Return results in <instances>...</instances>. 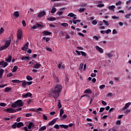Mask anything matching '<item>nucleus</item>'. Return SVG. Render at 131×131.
<instances>
[{
	"mask_svg": "<svg viewBox=\"0 0 131 131\" xmlns=\"http://www.w3.org/2000/svg\"><path fill=\"white\" fill-rule=\"evenodd\" d=\"M63 89V86L61 84H57L54 88H53L50 90V95L53 97V99L57 100L60 96V93Z\"/></svg>",
	"mask_w": 131,
	"mask_h": 131,
	"instance_id": "1",
	"label": "nucleus"
},
{
	"mask_svg": "<svg viewBox=\"0 0 131 131\" xmlns=\"http://www.w3.org/2000/svg\"><path fill=\"white\" fill-rule=\"evenodd\" d=\"M6 62L5 61H0V66H2L3 68H6L7 66H8V63H10L12 61V56L9 55L8 58L5 59Z\"/></svg>",
	"mask_w": 131,
	"mask_h": 131,
	"instance_id": "2",
	"label": "nucleus"
},
{
	"mask_svg": "<svg viewBox=\"0 0 131 131\" xmlns=\"http://www.w3.org/2000/svg\"><path fill=\"white\" fill-rule=\"evenodd\" d=\"M24 125V124L22 122H15L13 124L11 125V128L15 129V128H20V127H22Z\"/></svg>",
	"mask_w": 131,
	"mask_h": 131,
	"instance_id": "3",
	"label": "nucleus"
},
{
	"mask_svg": "<svg viewBox=\"0 0 131 131\" xmlns=\"http://www.w3.org/2000/svg\"><path fill=\"white\" fill-rule=\"evenodd\" d=\"M21 110H22V108L21 107L17 108L16 110L10 107L7 108L6 110H5V111H6V112H8V113H15L16 112H19V111H21Z\"/></svg>",
	"mask_w": 131,
	"mask_h": 131,
	"instance_id": "4",
	"label": "nucleus"
},
{
	"mask_svg": "<svg viewBox=\"0 0 131 131\" xmlns=\"http://www.w3.org/2000/svg\"><path fill=\"white\" fill-rule=\"evenodd\" d=\"M23 35V32H22V30L18 29L17 32V39H18V40H20V39L22 38Z\"/></svg>",
	"mask_w": 131,
	"mask_h": 131,
	"instance_id": "5",
	"label": "nucleus"
},
{
	"mask_svg": "<svg viewBox=\"0 0 131 131\" xmlns=\"http://www.w3.org/2000/svg\"><path fill=\"white\" fill-rule=\"evenodd\" d=\"M15 103L16 104L17 107H23L24 103L21 100H18L15 101Z\"/></svg>",
	"mask_w": 131,
	"mask_h": 131,
	"instance_id": "6",
	"label": "nucleus"
},
{
	"mask_svg": "<svg viewBox=\"0 0 131 131\" xmlns=\"http://www.w3.org/2000/svg\"><path fill=\"white\" fill-rule=\"evenodd\" d=\"M95 49L99 52L101 54H103L104 53V50L101 47H99L98 46H96Z\"/></svg>",
	"mask_w": 131,
	"mask_h": 131,
	"instance_id": "7",
	"label": "nucleus"
},
{
	"mask_svg": "<svg viewBox=\"0 0 131 131\" xmlns=\"http://www.w3.org/2000/svg\"><path fill=\"white\" fill-rule=\"evenodd\" d=\"M32 96V94L31 93L28 92L27 93L23 94L22 95L23 98H27V97H29L30 98H31V96Z\"/></svg>",
	"mask_w": 131,
	"mask_h": 131,
	"instance_id": "8",
	"label": "nucleus"
},
{
	"mask_svg": "<svg viewBox=\"0 0 131 131\" xmlns=\"http://www.w3.org/2000/svg\"><path fill=\"white\" fill-rule=\"evenodd\" d=\"M29 45V42H27L25 45H24L23 47L21 48L22 51H26L27 50V48H28V46Z\"/></svg>",
	"mask_w": 131,
	"mask_h": 131,
	"instance_id": "9",
	"label": "nucleus"
},
{
	"mask_svg": "<svg viewBox=\"0 0 131 131\" xmlns=\"http://www.w3.org/2000/svg\"><path fill=\"white\" fill-rule=\"evenodd\" d=\"M57 118H55L53 120H52L51 121H50L48 124V125H54V124H55L56 123V122H57Z\"/></svg>",
	"mask_w": 131,
	"mask_h": 131,
	"instance_id": "10",
	"label": "nucleus"
},
{
	"mask_svg": "<svg viewBox=\"0 0 131 131\" xmlns=\"http://www.w3.org/2000/svg\"><path fill=\"white\" fill-rule=\"evenodd\" d=\"M10 45H11V39H10L9 40H7L6 41L4 46L6 47L7 49H8V48L10 47Z\"/></svg>",
	"mask_w": 131,
	"mask_h": 131,
	"instance_id": "11",
	"label": "nucleus"
},
{
	"mask_svg": "<svg viewBox=\"0 0 131 131\" xmlns=\"http://www.w3.org/2000/svg\"><path fill=\"white\" fill-rule=\"evenodd\" d=\"M63 63L60 62L58 66V68H59V70H61V68L64 70L65 69V64H62Z\"/></svg>",
	"mask_w": 131,
	"mask_h": 131,
	"instance_id": "12",
	"label": "nucleus"
},
{
	"mask_svg": "<svg viewBox=\"0 0 131 131\" xmlns=\"http://www.w3.org/2000/svg\"><path fill=\"white\" fill-rule=\"evenodd\" d=\"M42 33L44 36H46L47 35H51V34H52V33L51 32H49L48 31H44L42 32Z\"/></svg>",
	"mask_w": 131,
	"mask_h": 131,
	"instance_id": "13",
	"label": "nucleus"
},
{
	"mask_svg": "<svg viewBox=\"0 0 131 131\" xmlns=\"http://www.w3.org/2000/svg\"><path fill=\"white\" fill-rule=\"evenodd\" d=\"M131 105V102H128L125 104L124 107H123L122 109V111H124L125 109H127V107Z\"/></svg>",
	"mask_w": 131,
	"mask_h": 131,
	"instance_id": "14",
	"label": "nucleus"
},
{
	"mask_svg": "<svg viewBox=\"0 0 131 131\" xmlns=\"http://www.w3.org/2000/svg\"><path fill=\"white\" fill-rule=\"evenodd\" d=\"M63 10H65V8H62L61 9H60L59 11H57V14L59 15V16H61L63 14Z\"/></svg>",
	"mask_w": 131,
	"mask_h": 131,
	"instance_id": "15",
	"label": "nucleus"
},
{
	"mask_svg": "<svg viewBox=\"0 0 131 131\" xmlns=\"http://www.w3.org/2000/svg\"><path fill=\"white\" fill-rule=\"evenodd\" d=\"M46 11H42L40 12L38 14V17H43V16H45V15H46Z\"/></svg>",
	"mask_w": 131,
	"mask_h": 131,
	"instance_id": "16",
	"label": "nucleus"
},
{
	"mask_svg": "<svg viewBox=\"0 0 131 131\" xmlns=\"http://www.w3.org/2000/svg\"><path fill=\"white\" fill-rule=\"evenodd\" d=\"M21 60H22L23 61H27V60H30V58H29V57L28 56H23L21 57Z\"/></svg>",
	"mask_w": 131,
	"mask_h": 131,
	"instance_id": "17",
	"label": "nucleus"
},
{
	"mask_svg": "<svg viewBox=\"0 0 131 131\" xmlns=\"http://www.w3.org/2000/svg\"><path fill=\"white\" fill-rule=\"evenodd\" d=\"M40 67H41V64L37 63L34 66L33 68H35V69H38V68H40Z\"/></svg>",
	"mask_w": 131,
	"mask_h": 131,
	"instance_id": "18",
	"label": "nucleus"
},
{
	"mask_svg": "<svg viewBox=\"0 0 131 131\" xmlns=\"http://www.w3.org/2000/svg\"><path fill=\"white\" fill-rule=\"evenodd\" d=\"M31 127H34V124L33 122H30L28 126V128H29V129H31Z\"/></svg>",
	"mask_w": 131,
	"mask_h": 131,
	"instance_id": "19",
	"label": "nucleus"
},
{
	"mask_svg": "<svg viewBox=\"0 0 131 131\" xmlns=\"http://www.w3.org/2000/svg\"><path fill=\"white\" fill-rule=\"evenodd\" d=\"M99 27L100 28V29H105V27L104 26H102L103 25V21H100L99 24Z\"/></svg>",
	"mask_w": 131,
	"mask_h": 131,
	"instance_id": "20",
	"label": "nucleus"
},
{
	"mask_svg": "<svg viewBox=\"0 0 131 131\" xmlns=\"http://www.w3.org/2000/svg\"><path fill=\"white\" fill-rule=\"evenodd\" d=\"M105 56H107L108 58H111L113 57V54L111 52L105 53Z\"/></svg>",
	"mask_w": 131,
	"mask_h": 131,
	"instance_id": "21",
	"label": "nucleus"
},
{
	"mask_svg": "<svg viewBox=\"0 0 131 131\" xmlns=\"http://www.w3.org/2000/svg\"><path fill=\"white\" fill-rule=\"evenodd\" d=\"M23 81H20L19 80H12V82H13V83H20V82H22Z\"/></svg>",
	"mask_w": 131,
	"mask_h": 131,
	"instance_id": "22",
	"label": "nucleus"
},
{
	"mask_svg": "<svg viewBox=\"0 0 131 131\" xmlns=\"http://www.w3.org/2000/svg\"><path fill=\"white\" fill-rule=\"evenodd\" d=\"M47 20L48 21H56V20H57V19L56 18V17H49L47 19Z\"/></svg>",
	"mask_w": 131,
	"mask_h": 131,
	"instance_id": "23",
	"label": "nucleus"
},
{
	"mask_svg": "<svg viewBox=\"0 0 131 131\" xmlns=\"http://www.w3.org/2000/svg\"><path fill=\"white\" fill-rule=\"evenodd\" d=\"M59 126H60L61 128H64L65 129L68 128V125H67L61 124L59 125Z\"/></svg>",
	"mask_w": 131,
	"mask_h": 131,
	"instance_id": "24",
	"label": "nucleus"
},
{
	"mask_svg": "<svg viewBox=\"0 0 131 131\" xmlns=\"http://www.w3.org/2000/svg\"><path fill=\"white\" fill-rule=\"evenodd\" d=\"M22 84H21V85L23 86V88H26V85H27V81L24 80V81H22Z\"/></svg>",
	"mask_w": 131,
	"mask_h": 131,
	"instance_id": "25",
	"label": "nucleus"
},
{
	"mask_svg": "<svg viewBox=\"0 0 131 131\" xmlns=\"http://www.w3.org/2000/svg\"><path fill=\"white\" fill-rule=\"evenodd\" d=\"M108 10H111V11H114V9H115V6L112 5L108 7Z\"/></svg>",
	"mask_w": 131,
	"mask_h": 131,
	"instance_id": "26",
	"label": "nucleus"
},
{
	"mask_svg": "<svg viewBox=\"0 0 131 131\" xmlns=\"http://www.w3.org/2000/svg\"><path fill=\"white\" fill-rule=\"evenodd\" d=\"M14 16L16 17V18H18L20 15L19 14V12L18 11H15L14 13Z\"/></svg>",
	"mask_w": 131,
	"mask_h": 131,
	"instance_id": "27",
	"label": "nucleus"
},
{
	"mask_svg": "<svg viewBox=\"0 0 131 131\" xmlns=\"http://www.w3.org/2000/svg\"><path fill=\"white\" fill-rule=\"evenodd\" d=\"M84 94H92V90L89 89H86L84 92Z\"/></svg>",
	"mask_w": 131,
	"mask_h": 131,
	"instance_id": "28",
	"label": "nucleus"
},
{
	"mask_svg": "<svg viewBox=\"0 0 131 131\" xmlns=\"http://www.w3.org/2000/svg\"><path fill=\"white\" fill-rule=\"evenodd\" d=\"M46 129H47V126H44L41 127L39 129V131L46 130Z\"/></svg>",
	"mask_w": 131,
	"mask_h": 131,
	"instance_id": "29",
	"label": "nucleus"
},
{
	"mask_svg": "<svg viewBox=\"0 0 131 131\" xmlns=\"http://www.w3.org/2000/svg\"><path fill=\"white\" fill-rule=\"evenodd\" d=\"M17 69H18V67L17 66H15L13 67V69L12 70V72L15 73L17 72Z\"/></svg>",
	"mask_w": 131,
	"mask_h": 131,
	"instance_id": "30",
	"label": "nucleus"
},
{
	"mask_svg": "<svg viewBox=\"0 0 131 131\" xmlns=\"http://www.w3.org/2000/svg\"><path fill=\"white\" fill-rule=\"evenodd\" d=\"M63 114H64V110H63V108H61L60 110L59 116L61 117Z\"/></svg>",
	"mask_w": 131,
	"mask_h": 131,
	"instance_id": "31",
	"label": "nucleus"
},
{
	"mask_svg": "<svg viewBox=\"0 0 131 131\" xmlns=\"http://www.w3.org/2000/svg\"><path fill=\"white\" fill-rule=\"evenodd\" d=\"M11 107L12 108H17L18 106L17 105V103H16V101L12 104Z\"/></svg>",
	"mask_w": 131,
	"mask_h": 131,
	"instance_id": "32",
	"label": "nucleus"
},
{
	"mask_svg": "<svg viewBox=\"0 0 131 131\" xmlns=\"http://www.w3.org/2000/svg\"><path fill=\"white\" fill-rule=\"evenodd\" d=\"M26 78L27 79V80H29V81H30L31 80H32L33 79V78H32V77H31V76H26Z\"/></svg>",
	"mask_w": 131,
	"mask_h": 131,
	"instance_id": "33",
	"label": "nucleus"
},
{
	"mask_svg": "<svg viewBox=\"0 0 131 131\" xmlns=\"http://www.w3.org/2000/svg\"><path fill=\"white\" fill-rule=\"evenodd\" d=\"M60 25H61V26H63V27H68L69 25L68 23H64L60 24Z\"/></svg>",
	"mask_w": 131,
	"mask_h": 131,
	"instance_id": "34",
	"label": "nucleus"
},
{
	"mask_svg": "<svg viewBox=\"0 0 131 131\" xmlns=\"http://www.w3.org/2000/svg\"><path fill=\"white\" fill-rule=\"evenodd\" d=\"M55 12H57V10L56 9V8L54 7L52 8V9L51 11V13L52 14L55 13Z\"/></svg>",
	"mask_w": 131,
	"mask_h": 131,
	"instance_id": "35",
	"label": "nucleus"
},
{
	"mask_svg": "<svg viewBox=\"0 0 131 131\" xmlns=\"http://www.w3.org/2000/svg\"><path fill=\"white\" fill-rule=\"evenodd\" d=\"M58 107L59 109H61V108H62V104H61V101L60 100H58Z\"/></svg>",
	"mask_w": 131,
	"mask_h": 131,
	"instance_id": "36",
	"label": "nucleus"
},
{
	"mask_svg": "<svg viewBox=\"0 0 131 131\" xmlns=\"http://www.w3.org/2000/svg\"><path fill=\"white\" fill-rule=\"evenodd\" d=\"M131 14H126V15L125 16V19H129L130 18Z\"/></svg>",
	"mask_w": 131,
	"mask_h": 131,
	"instance_id": "37",
	"label": "nucleus"
},
{
	"mask_svg": "<svg viewBox=\"0 0 131 131\" xmlns=\"http://www.w3.org/2000/svg\"><path fill=\"white\" fill-rule=\"evenodd\" d=\"M85 11V8H80L79 10V13H83Z\"/></svg>",
	"mask_w": 131,
	"mask_h": 131,
	"instance_id": "38",
	"label": "nucleus"
},
{
	"mask_svg": "<svg viewBox=\"0 0 131 131\" xmlns=\"http://www.w3.org/2000/svg\"><path fill=\"white\" fill-rule=\"evenodd\" d=\"M4 72H5V70L3 69L0 70V76H3V74H4Z\"/></svg>",
	"mask_w": 131,
	"mask_h": 131,
	"instance_id": "39",
	"label": "nucleus"
},
{
	"mask_svg": "<svg viewBox=\"0 0 131 131\" xmlns=\"http://www.w3.org/2000/svg\"><path fill=\"white\" fill-rule=\"evenodd\" d=\"M84 97H86V98H88V99H89V100H90L91 99V97H90V96H89V95H88V94L82 95L81 96V98H83Z\"/></svg>",
	"mask_w": 131,
	"mask_h": 131,
	"instance_id": "40",
	"label": "nucleus"
},
{
	"mask_svg": "<svg viewBox=\"0 0 131 131\" xmlns=\"http://www.w3.org/2000/svg\"><path fill=\"white\" fill-rule=\"evenodd\" d=\"M82 69H83V63L80 64V67L79 68V70L81 71H82Z\"/></svg>",
	"mask_w": 131,
	"mask_h": 131,
	"instance_id": "41",
	"label": "nucleus"
},
{
	"mask_svg": "<svg viewBox=\"0 0 131 131\" xmlns=\"http://www.w3.org/2000/svg\"><path fill=\"white\" fill-rule=\"evenodd\" d=\"M105 87H106V85H105V84H102L100 85L99 89L100 90H104V89H105Z\"/></svg>",
	"mask_w": 131,
	"mask_h": 131,
	"instance_id": "42",
	"label": "nucleus"
},
{
	"mask_svg": "<svg viewBox=\"0 0 131 131\" xmlns=\"http://www.w3.org/2000/svg\"><path fill=\"white\" fill-rule=\"evenodd\" d=\"M12 90V89L9 88V87H7V88H6L5 89V92H10V91H11Z\"/></svg>",
	"mask_w": 131,
	"mask_h": 131,
	"instance_id": "43",
	"label": "nucleus"
},
{
	"mask_svg": "<svg viewBox=\"0 0 131 131\" xmlns=\"http://www.w3.org/2000/svg\"><path fill=\"white\" fill-rule=\"evenodd\" d=\"M36 25L37 26V28H42V25L38 23L36 24Z\"/></svg>",
	"mask_w": 131,
	"mask_h": 131,
	"instance_id": "44",
	"label": "nucleus"
},
{
	"mask_svg": "<svg viewBox=\"0 0 131 131\" xmlns=\"http://www.w3.org/2000/svg\"><path fill=\"white\" fill-rule=\"evenodd\" d=\"M103 22L104 24L106 25V26H109V23H108V21H107V20H103Z\"/></svg>",
	"mask_w": 131,
	"mask_h": 131,
	"instance_id": "45",
	"label": "nucleus"
},
{
	"mask_svg": "<svg viewBox=\"0 0 131 131\" xmlns=\"http://www.w3.org/2000/svg\"><path fill=\"white\" fill-rule=\"evenodd\" d=\"M104 4H99L98 5H97V7L98 8H103L104 7Z\"/></svg>",
	"mask_w": 131,
	"mask_h": 131,
	"instance_id": "46",
	"label": "nucleus"
},
{
	"mask_svg": "<svg viewBox=\"0 0 131 131\" xmlns=\"http://www.w3.org/2000/svg\"><path fill=\"white\" fill-rule=\"evenodd\" d=\"M92 24H93V25H97V24H98V21L95 19L92 22Z\"/></svg>",
	"mask_w": 131,
	"mask_h": 131,
	"instance_id": "47",
	"label": "nucleus"
},
{
	"mask_svg": "<svg viewBox=\"0 0 131 131\" xmlns=\"http://www.w3.org/2000/svg\"><path fill=\"white\" fill-rule=\"evenodd\" d=\"M0 106H1V107H6L7 104L5 102H1L0 103Z\"/></svg>",
	"mask_w": 131,
	"mask_h": 131,
	"instance_id": "48",
	"label": "nucleus"
},
{
	"mask_svg": "<svg viewBox=\"0 0 131 131\" xmlns=\"http://www.w3.org/2000/svg\"><path fill=\"white\" fill-rule=\"evenodd\" d=\"M80 53L82 55V56H83V57H86V53L83 51H80Z\"/></svg>",
	"mask_w": 131,
	"mask_h": 131,
	"instance_id": "49",
	"label": "nucleus"
},
{
	"mask_svg": "<svg viewBox=\"0 0 131 131\" xmlns=\"http://www.w3.org/2000/svg\"><path fill=\"white\" fill-rule=\"evenodd\" d=\"M68 17H73L74 16H75V14H74L73 13H70L68 14Z\"/></svg>",
	"mask_w": 131,
	"mask_h": 131,
	"instance_id": "50",
	"label": "nucleus"
},
{
	"mask_svg": "<svg viewBox=\"0 0 131 131\" xmlns=\"http://www.w3.org/2000/svg\"><path fill=\"white\" fill-rule=\"evenodd\" d=\"M60 125L58 124H55L54 126V128H56V129H59L60 128Z\"/></svg>",
	"mask_w": 131,
	"mask_h": 131,
	"instance_id": "51",
	"label": "nucleus"
},
{
	"mask_svg": "<svg viewBox=\"0 0 131 131\" xmlns=\"http://www.w3.org/2000/svg\"><path fill=\"white\" fill-rule=\"evenodd\" d=\"M80 7H86L88 6V4L86 3H82L80 4L79 5Z\"/></svg>",
	"mask_w": 131,
	"mask_h": 131,
	"instance_id": "52",
	"label": "nucleus"
},
{
	"mask_svg": "<svg viewBox=\"0 0 131 131\" xmlns=\"http://www.w3.org/2000/svg\"><path fill=\"white\" fill-rule=\"evenodd\" d=\"M112 19H114V20H118L119 19V17L115 16H113L112 17Z\"/></svg>",
	"mask_w": 131,
	"mask_h": 131,
	"instance_id": "53",
	"label": "nucleus"
},
{
	"mask_svg": "<svg viewBox=\"0 0 131 131\" xmlns=\"http://www.w3.org/2000/svg\"><path fill=\"white\" fill-rule=\"evenodd\" d=\"M42 117H43V119H44V120H48V117H47V116H46V115L43 114Z\"/></svg>",
	"mask_w": 131,
	"mask_h": 131,
	"instance_id": "54",
	"label": "nucleus"
},
{
	"mask_svg": "<svg viewBox=\"0 0 131 131\" xmlns=\"http://www.w3.org/2000/svg\"><path fill=\"white\" fill-rule=\"evenodd\" d=\"M30 116H32V114L27 113L26 114V117H30Z\"/></svg>",
	"mask_w": 131,
	"mask_h": 131,
	"instance_id": "55",
	"label": "nucleus"
},
{
	"mask_svg": "<svg viewBox=\"0 0 131 131\" xmlns=\"http://www.w3.org/2000/svg\"><path fill=\"white\" fill-rule=\"evenodd\" d=\"M6 49H7L6 48V47L4 46H2L1 47H0V51H4V50H6Z\"/></svg>",
	"mask_w": 131,
	"mask_h": 131,
	"instance_id": "56",
	"label": "nucleus"
},
{
	"mask_svg": "<svg viewBox=\"0 0 131 131\" xmlns=\"http://www.w3.org/2000/svg\"><path fill=\"white\" fill-rule=\"evenodd\" d=\"M21 23L23 24V26L24 27H25V26H26V23L25 22V20H23L22 21H21Z\"/></svg>",
	"mask_w": 131,
	"mask_h": 131,
	"instance_id": "57",
	"label": "nucleus"
},
{
	"mask_svg": "<svg viewBox=\"0 0 131 131\" xmlns=\"http://www.w3.org/2000/svg\"><path fill=\"white\" fill-rule=\"evenodd\" d=\"M111 32V29H107V30L105 31L106 34H109V33H110Z\"/></svg>",
	"mask_w": 131,
	"mask_h": 131,
	"instance_id": "58",
	"label": "nucleus"
},
{
	"mask_svg": "<svg viewBox=\"0 0 131 131\" xmlns=\"http://www.w3.org/2000/svg\"><path fill=\"white\" fill-rule=\"evenodd\" d=\"M93 38L94 39H95V40H97V41L99 40V37H98L97 36H94Z\"/></svg>",
	"mask_w": 131,
	"mask_h": 131,
	"instance_id": "59",
	"label": "nucleus"
},
{
	"mask_svg": "<svg viewBox=\"0 0 131 131\" xmlns=\"http://www.w3.org/2000/svg\"><path fill=\"white\" fill-rule=\"evenodd\" d=\"M32 81H27V85H31V84H32Z\"/></svg>",
	"mask_w": 131,
	"mask_h": 131,
	"instance_id": "60",
	"label": "nucleus"
},
{
	"mask_svg": "<svg viewBox=\"0 0 131 131\" xmlns=\"http://www.w3.org/2000/svg\"><path fill=\"white\" fill-rule=\"evenodd\" d=\"M101 103H102V104L103 105V106H106V105H107V102H106L105 101H103V100H102V101H101Z\"/></svg>",
	"mask_w": 131,
	"mask_h": 131,
	"instance_id": "61",
	"label": "nucleus"
},
{
	"mask_svg": "<svg viewBox=\"0 0 131 131\" xmlns=\"http://www.w3.org/2000/svg\"><path fill=\"white\" fill-rule=\"evenodd\" d=\"M91 77H96L97 76V74L96 73H92L91 74Z\"/></svg>",
	"mask_w": 131,
	"mask_h": 131,
	"instance_id": "62",
	"label": "nucleus"
},
{
	"mask_svg": "<svg viewBox=\"0 0 131 131\" xmlns=\"http://www.w3.org/2000/svg\"><path fill=\"white\" fill-rule=\"evenodd\" d=\"M7 77H11V76H13V74L12 73H9L7 75Z\"/></svg>",
	"mask_w": 131,
	"mask_h": 131,
	"instance_id": "63",
	"label": "nucleus"
},
{
	"mask_svg": "<svg viewBox=\"0 0 131 131\" xmlns=\"http://www.w3.org/2000/svg\"><path fill=\"white\" fill-rule=\"evenodd\" d=\"M104 110H105L104 107H101L100 108L99 112L101 113L103 112V111H104Z\"/></svg>",
	"mask_w": 131,
	"mask_h": 131,
	"instance_id": "64",
	"label": "nucleus"
}]
</instances>
